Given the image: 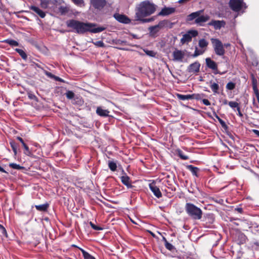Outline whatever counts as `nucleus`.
<instances>
[{
  "mask_svg": "<svg viewBox=\"0 0 259 259\" xmlns=\"http://www.w3.org/2000/svg\"><path fill=\"white\" fill-rule=\"evenodd\" d=\"M114 19L120 23L126 24H129L131 22V19L127 16L119 13L114 14Z\"/></svg>",
  "mask_w": 259,
  "mask_h": 259,
  "instance_id": "nucleus-10",
  "label": "nucleus"
},
{
  "mask_svg": "<svg viewBox=\"0 0 259 259\" xmlns=\"http://www.w3.org/2000/svg\"><path fill=\"white\" fill-rule=\"evenodd\" d=\"M174 59L177 61H181L184 58V53L180 50H176L172 54Z\"/></svg>",
  "mask_w": 259,
  "mask_h": 259,
  "instance_id": "nucleus-20",
  "label": "nucleus"
},
{
  "mask_svg": "<svg viewBox=\"0 0 259 259\" xmlns=\"http://www.w3.org/2000/svg\"><path fill=\"white\" fill-rule=\"evenodd\" d=\"M140 20L142 22H149L152 21L153 19L152 18H149V19L141 18V20Z\"/></svg>",
  "mask_w": 259,
  "mask_h": 259,
  "instance_id": "nucleus-55",
  "label": "nucleus"
},
{
  "mask_svg": "<svg viewBox=\"0 0 259 259\" xmlns=\"http://www.w3.org/2000/svg\"><path fill=\"white\" fill-rule=\"evenodd\" d=\"M29 97L30 99H33V98H36L35 96V95H29Z\"/></svg>",
  "mask_w": 259,
  "mask_h": 259,
  "instance_id": "nucleus-63",
  "label": "nucleus"
},
{
  "mask_svg": "<svg viewBox=\"0 0 259 259\" xmlns=\"http://www.w3.org/2000/svg\"><path fill=\"white\" fill-rule=\"evenodd\" d=\"M68 27L71 28L78 34H84L90 32L93 33H99L104 31L106 28L103 26L96 27L95 23H84L78 20L71 19L66 22Z\"/></svg>",
  "mask_w": 259,
  "mask_h": 259,
  "instance_id": "nucleus-1",
  "label": "nucleus"
},
{
  "mask_svg": "<svg viewBox=\"0 0 259 259\" xmlns=\"http://www.w3.org/2000/svg\"><path fill=\"white\" fill-rule=\"evenodd\" d=\"M80 249L83 254L84 259H95V258L94 256H92L90 254L85 251L84 250L81 248H80Z\"/></svg>",
  "mask_w": 259,
  "mask_h": 259,
  "instance_id": "nucleus-31",
  "label": "nucleus"
},
{
  "mask_svg": "<svg viewBox=\"0 0 259 259\" xmlns=\"http://www.w3.org/2000/svg\"><path fill=\"white\" fill-rule=\"evenodd\" d=\"M205 62L208 68L214 71H218V65L217 63L212 60L210 58H206Z\"/></svg>",
  "mask_w": 259,
  "mask_h": 259,
  "instance_id": "nucleus-17",
  "label": "nucleus"
},
{
  "mask_svg": "<svg viewBox=\"0 0 259 259\" xmlns=\"http://www.w3.org/2000/svg\"><path fill=\"white\" fill-rule=\"evenodd\" d=\"M230 8L235 12H239L242 9V1L241 0H230Z\"/></svg>",
  "mask_w": 259,
  "mask_h": 259,
  "instance_id": "nucleus-9",
  "label": "nucleus"
},
{
  "mask_svg": "<svg viewBox=\"0 0 259 259\" xmlns=\"http://www.w3.org/2000/svg\"><path fill=\"white\" fill-rule=\"evenodd\" d=\"M210 87L214 94H219V85L217 83L210 81Z\"/></svg>",
  "mask_w": 259,
  "mask_h": 259,
  "instance_id": "nucleus-27",
  "label": "nucleus"
},
{
  "mask_svg": "<svg viewBox=\"0 0 259 259\" xmlns=\"http://www.w3.org/2000/svg\"><path fill=\"white\" fill-rule=\"evenodd\" d=\"M229 105L232 108L239 107V104L236 102L230 101L228 102Z\"/></svg>",
  "mask_w": 259,
  "mask_h": 259,
  "instance_id": "nucleus-47",
  "label": "nucleus"
},
{
  "mask_svg": "<svg viewBox=\"0 0 259 259\" xmlns=\"http://www.w3.org/2000/svg\"><path fill=\"white\" fill-rule=\"evenodd\" d=\"M178 98L179 100L185 101V100H189L192 99L191 95H182L180 94H178L177 95Z\"/></svg>",
  "mask_w": 259,
  "mask_h": 259,
  "instance_id": "nucleus-29",
  "label": "nucleus"
},
{
  "mask_svg": "<svg viewBox=\"0 0 259 259\" xmlns=\"http://www.w3.org/2000/svg\"><path fill=\"white\" fill-rule=\"evenodd\" d=\"M96 113L98 115L100 116L106 117L108 116V113L109 112L107 110H104L101 107H98L97 108Z\"/></svg>",
  "mask_w": 259,
  "mask_h": 259,
  "instance_id": "nucleus-23",
  "label": "nucleus"
},
{
  "mask_svg": "<svg viewBox=\"0 0 259 259\" xmlns=\"http://www.w3.org/2000/svg\"><path fill=\"white\" fill-rule=\"evenodd\" d=\"M76 5L82 7L84 5L83 0H71Z\"/></svg>",
  "mask_w": 259,
  "mask_h": 259,
  "instance_id": "nucleus-46",
  "label": "nucleus"
},
{
  "mask_svg": "<svg viewBox=\"0 0 259 259\" xmlns=\"http://www.w3.org/2000/svg\"><path fill=\"white\" fill-rule=\"evenodd\" d=\"M11 147L13 151L14 155L16 156L17 154V144L14 141H11L10 142Z\"/></svg>",
  "mask_w": 259,
  "mask_h": 259,
  "instance_id": "nucleus-36",
  "label": "nucleus"
},
{
  "mask_svg": "<svg viewBox=\"0 0 259 259\" xmlns=\"http://www.w3.org/2000/svg\"><path fill=\"white\" fill-rule=\"evenodd\" d=\"M174 24V23L170 22L168 20H164L159 21L156 27H159L160 29L164 28L170 29L172 28Z\"/></svg>",
  "mask_w": 259,
  "mask_h": 259,
  "instance_id": "nucleus-13",
  "label": "nucleus"
},
{
  "mask_svg": "<svg viewBox=\"0 0 259 259\" xmlns=\"http://www.w3.org/2000/svg\"><path fill=\"white\" fill-rule=\"evenodd\" d=\"M68 11L69 9L66 7L61 6L59 8V12L61 13V14H65L68 12Z\"/></svg>",
  "mask_w": 259,
  "mask_h": 259,
  "instance_id": "nucleus-44",
  "label": "nucleus"
},
{
  "mask_svg": "<svg viewBox=\"0 0 259 259\" xmlns=\"http://www.w3.org/2000/svg\"><path fill=\"white\" fill-rule=\"evenodd\" d=\"M237 110L238 111V115L239 116V117H242L243 115V114L242 113V112H241L240 107H238V108L237 109Z\"/></svg>",
  "mask_w": 259,
  "mask_h": 259,
  "instance_id": "nucleus-57",
  "label": "nucleus"
},
{
  "mask_svg": "<svg viewBox=\"0 0 259 259\" xmlns=\"http://www.w3.org/2000/svg\"><path fill=\"white\" fill-rule=\"evenodd\" d=\"M90 3L95 9L101 10L107 6L108 0H91Z\"/></svg>",
  "mask_w": 259,
  "mask_h": 259,
  "instance_id": "nucleus-7",
  "label": "nucleus"
},
{
  "mask_svg": "<svg viewBox=\"0 0 259 259\" xmlns=\"http://www.w3.org/2000/svg\"><path fill=\"white\" fill-rule=\"evenodd\" d=\"M0 236L7 237V233L5 227L0 224Z\"/></svg>",
  "mask_w": 259,
  "mask_h": 259,
  "instance_id": "nucleus-39",
  "label": "nucleus"
},
{
  "mask_svg": "<svg viewBox=\"0 0 259 259\" xmlns=\"http://www.w3.org/2000/svg\"><path fill=\"white\" fill-rule=\"evenodd\" d=\"M49 207V204L48 203L37 205L35 206V208L40 211H46Z\"/></svg>",
  "mask_w": 259,
  "mask_h": 259,
  "instance_id": "nucleus-25",
  "label": "nucleus"
},
{
  "mask_svg": "<svg viewBox=\"0 0 259 259\" xmlns=\"http://www.w3.org/2000/svg\"><path fill=\"white\" fill-rule=\"evenodd\" d=\"M40 4V7L42 9H47L49 4V0H39Z\"/></svg>",
  "mask_w": 259,
  "mask_h": 259,
  "instance_id": "nucleus-38",
  "label": "nucleus"
},
{
  "mask_svg": "<svg viewBox=\"0 0 259 259\" xmlns=\"http://www.w3.org/2000/svg\"><path fill=\"white\" fill-rule=\"evenodd\" d=\"M200 64L197 62L191 64L188 67L187 70L189 73H196L199 71Z\"/></svg>",
  "mask_w": 259,
  "mask_h": 259,
  "instance_id": "nucleus-15",
  "label": "nucleus"
},
{
  "mask_svg": "<svg viewBox=\"0 0 259 259\" xmlns=\"http://www.w3.org/2000/svg\"><path fill=\"white\" fill-rule=\"evenodd\" d=\"M45 74L47 76H48V77H50L51 78H53V79H54V78H55V77L56 76V75L53 74L52 73L49 72L48 71H45Z\"/></svg>",
  "mask_w": 259,
  "mask_h": 259,
  "instance_id": "nucleus-52",
  "label": "nucleus"
},
{
  "mask_svg": "<svg viewBox=\"0 0 259 259\" xmlns=\"http://www.w3.org/2000/svg\"><path fill=\"white\" fill-rule=\"evenodd\" d=\"M236 84L233 82H229L226 85L227 89L229 90H233L235 88Z\"/></svg>",
  "mask_w": 259,
  "mask_h": 259,
  "instance_id": "nucleus-41",
  "label": "nucleus"
},
{
  "mask_svg": "<svg viewBox=\"0 0 259 259\" xmlns=\"http://www.w3.org/2000/svg\"><path fill=\"white\" fill-rule=\"evenodd\" d=\"M205 51V50H198L197 47H196L195 49L194 53L192 55V57L194 58H195L200 55H202L204 53Z\"/></svg>",
  "mask_w": 259,
  "mask_h": 259,
  "instance_id": "nucleus-33",
  "label": "nucleus"
},
{
  "mask_svg": "<svg viewBox=\"0 0 259 259\" xmlns=\"http://www.w3.org/2000/svg\"><path fill=\"white\" fill-rule=\"evenodd\" d=\"M54 79L56 81H58L62 82H65V81L64 79L57 76H55Z\"/></svg>",
  "mask_w": 259,
  "mask_h": 259,
  "instance_id": "nucleus-54",
  "label": "nucleus"
},
{
  "mask_svg": "<svg viewBox=\"0 0 259 259\" xmlns=\"http://www.w3.org/2000/svg\"><path fill=\"white\" fill-rule=\"evenodd\" d=\"M149 187L150 190L153 192V194L158 198L162 197V193L159 188L156 185V183L153 181L151 183L149 184Z\"/></svg>",
  "mask_w": 259,
  "mask_h": 259,
  "instance_id": "nucleus-11",
  "label": "nucleus"
},
{
  "mask_svg": "<svg viewBox=\"0 0 259 259\" xmlns=\"http://www.w3.org/2000/svg\"><path fill=\"white\" fill-rule=\"evenodd\" d=\"M177 154L183 160H188L189 159V157L184 154V152L181 150H178Z\"/></svg>",
  "mask_w": 259,
  "mask_h": 259,
  "instance_id": "nucleus-34",
  "label": "nucleus"
},
{
  "mask_svg": "<svg viewBox=\"0 0 259 259\" xmlns=\"http://www.w3.org/2000/svg\"><path fill=\"white\" fill-rule=\"evenodd\" d=\"M185 211L188 215L193 220L202 219L203 215L202 210L194 204L187 202L185 206Z\"/></svg>",
  "mask_w": 259,
  "mask_h": 259,
  "instance_id": "nucleus-3",
  "label": "nucleus"
},
{
  "mask_svg": "<svg viewBox=\"0 0 259 259\" xmlns=\"http://www.w3.org/2000/svg\"><path fill=\"white\" fill-rule=\"evenodd\" d=\"M251 247L255 249H258L259 248V241H254L251 243Z\"/></svg>",
  "mask_w": 259,
  "mask_h": 259,
  "instance_id": "nucleus-51",
  "label": "nucleus"
},
{
  "mask_svg": "<svg viewBox=\"0 0 259 259\" xmlns=\"http://www.w3.org/2000/svg\"><path fill=\"white\" fill-rule=\"evenodd\" d=\"M192 99H196L197 100H199L201 99L202 97H204V94H193L191 95Z\"/></svg>",
  "mask_w": 259,
  "mask_h": 259,
  "instance_id": "nucleus-42",
  "label": "nucleus"
},
{
  "mask_svg": "<svg viewBox=\"0 0 259 259\" xmlns=\"http://www.w3.org/2000/svg\"><path fill=\"white\" fill-rule=\"evenodd\" d=\"M202 103H203L204 105H206V106H209V105H210V102L209 101V100H207V99H203V100H202Z\"/></svg>",
  "mask_w": 259,
  "mask_h": 259,
  "instance_id": "nucleus-53",
  "label": "nucleus"
},
{
  "mask_svg": "<svg viewBox=\"0 0 259 259\" xmlns=\"http://www.w3.org/2000/svg\"><path fill=\"white\" fill-rule=\"evenodd\" d=\"M247 239L246 235L242 233H239L237 235V240L238 243L240 244H243L245 243Z\"/></svg>",
  "mask_w": 259,
  "mask_h": 259,
  "instance_id": "nucleus-22",
  "label": "nucleus"
},
{
  "mask_svg": "<svg viewBox=\"0 0 259 259\" xmlns=\"http://www.w3.org/2000/svg\"><path fill=\"white\" fill-rule=\"evenodd\" d=\"M256 97V99H257V100L258 101V103L259 104V91H256V92H254Z\"/></svg>",
  "mask_w": 259,
  "mask_h": 259,
  "instance_id": "nucleus-59",
  "label": "nucleus"
},
{
  "mask_svg": "<svg viewBox=\"0 0 259 259\" xmlns=\"http://www.w3.org/2000/svg\"><path fill=\"white\" fill-rule=\"evenodd\" d=\"M187 168L189 170L193 175L198 177L199 176L198 175V173L199 172L200 169L197 167H195L193 166V165H188L187 166Z\"/></svg>",
  "mask_w": 259,
  "mask_h": 259,
  "instance_id": "nucleus-21",
  "label": "nucleus"
},
{
  "mask_svg": "<svg viewBox=\"0 0 259 259\" xmlns=\"http://www.w3.org/2000/svg\"><path fill=\"white\" fill-rule=\"evenodd\" d=\"M214 221V215L212 213L205 214L202 220L203 226L205 228H209Z\"/></svg>",
  "mask_w": 259,
  "mask_h": 259,
  "instance_id": "nucleus-8",
  "label": "nucleus"
},
{
  "mask_svg": "<svg viewBox=\"0 0 259 259\" xmlns=\"http://www.w3.org/2000/svg\"><path fill=\"white\" fill-rule=\"evenodd\" d=\"M235 210L240 213H242L243 212V209L241 207L236 208Z\"/></svg>",
  "mask_w": 259,
  "mask_h": 259,
  "instance_id": "nucleus-60",
  "label": "nucleus"
},
{
  "mask_svg": "<svg viewBox=\"0 0 259 259\" xmlns=\"http://www.w3.org/2000/svg\"><path fill=\"white\" fill-rule=\"evenodd\" d=\"M115 171L119 173H116L115 174L118 177L123 185L126 186L127 188H132L133 187L130 177L125 172L123 169L120 165L117 166L116 163L114 162V172Z\"/></svg>",
  "mask_w": 259,
  "mask_h": 259,
  "instance_id": "nucleus-4",
  "label": "nucleus"
},
{
  "mask_svg": "<svg viewBox=\"0 0 259 259\" xmlns=\"http://www.w3.org/2000/svg\"><path fill=\"white\" fill-rule=\"evenodd\" d=\"M198 34V32L196 30H189L186 33L183 35L180 41L182 44L190 42L192 41V37L197 36Z\"/></svg>",
  "mask_w": 259,
  "mask_h": 259,
  "instance_id": "nucleus-6",
  "label": "nucleus"
},
{
  "mask_svg": "<svg viewBox=\"0 0 259 259\" xmlns=\"http://www.w3.org/2000/svg\"><path fill=\"white\" fill-rule=\"evenodd\" d=\"M202 11H198L192 13L188 16V20L191 21L196 19L200 15Z\"/></svg>",
  "mask_w": 259,
  "mask_h": 259,
  "instance_id": "nucleus-26",
  "label": "nucleus"
},
{
  "mask_svg": "<svg viewBox=\"0 0 259 259\" xmlns=\"http://www.w3.org/2000/svg\"><path fill=\"white\" fill-rule=\"evenodd\" d=\"M156 11V6L149 1H144L140 3L136 10V18L141 20L143 17L153 14Z\"/></svg>",
  "mask_w": 259,
  "mask_h": 259,
  "instance_id": "nucleus-2",
  "label": "nucleus"
},
{
  "mask_svg": "<svg viewBox=\"0 0 259 259\" xmlns=\"http://www.w3.org/2000/svg\"><path fill=\"white\" fill-rule=\"evenodd\" d=\"M30 9L36 13L41 18H44L46 16V13L37 7L31 6Z\"/></svg>",
  "mask_w": 259,
  "mask_h": 259,
  "instance_id": "nucleus-19",
  "label": "nucleus"
},
{
  "mask_svg": "<svg viewBox=\"0 0 259 259\" xmlns=\"http://www.w3.org/2000/svg\"><path fill=\"white\" fill-rule=\"evenodd\" d=\"M90 225L91 226L92 228L93 229L95 230H103V228L99 226L96 225L94 224L93 222H90Z\"/></svg>",
  "mask_w": 259,
  "mask_h": 259,
  "instance_id": "nucleus-45",
  "label": "nucleus"
},
{
  "mask_svg": "<svg viewBox=\"0 0 259 259\" xmlns=\"http://www.w3.org/2000/svg\"><path fill=\"white\" fill-rule=\"evenodd\" d=\"M156 26L157 25L151 26L149 28L150 32L153 35L155 34L160 30L159 27H157Z\"/></svg>",
  "mask_w": 259,
  "mask_h": 259,
  "instance_id": "nucleus-32",
  "label": "nucleus"
},
{
  "mask_svg": "<svg viewBox=\"0 0 259 259\" xmlns=\"http://www.w3.org/2000/svg\"><path fill=\"white\" fill-rule=\"evenodd\" d=\"M0 171L4 173H7V171L0 166Z\"/></svg>",
  "mask_w": 259,
  "mask_h": 259,
  "instance_id": "nucleus-61",
  "label": "nucleus"
},
{
  "mask_svg": "<svg viewBox=\"0 0 259 259\" xmlns=\"http://www.w3.org/2000/svg\"><path fill=\"white\" fill-rule=\"evenodd\" d=\"M162 240L164 242V244L165 248L167 250L171 251L176 250V248L171 244L169 243L165 237H163L162 238Z\"/></svg>",
  "mask_w": 259,
  "mask_h": 259,
  "instance_id": "nucleus-24",
  "label": "nucleus"
},
{
  "mask_svg": "<svg viewBox=\"0 0 259 259\" xmlns=\"http://www.w3.org/2000/svg\"><path fill=\"white\" fill-rule=\"evenodd\" d=\"M214 117L218 119L219 121H220V120H222V119L216 113L214 114Z\"/></svg>",
  "mask_w": 259,
  "mask_h": 259,
  "instance_id": "nucleus-62",
  "label": "nucleus"
},
{
  "mask_svg": "<svg viewBox=\"0 0 259 259\" xmlns=\"http://www.w3.org/2000/svg\"><path fill=\"white\" fill-rule=\"evenodd\" d=\"M109 167L112 171H113V161H110L109 162Z\"/></svg>",
  "mask_w": 259,
  "mask_h": 259,
  "instance_id": "nucleus-56",
  "label": "nucleus"
},
{
  "mask_svg": "<svg viewBox=\"0 0 259 259\" xmlns=\"http://www.w3.org/2000/svg\"><path fill=\"white\" fill-rule=\"evenodd\" d=\"M220 123L221 124L222 127L224 128L225 131H227L229 128L228 126L227 125L226 122L223 120H220L219 121Z\"/></svg>",
  "mask_w": 259,
  "mask_h": 259,
  "instance_id": "nucleus-49",
  "label": "nucleus"
},
{
  "mask_svg": "<svg viewBox=\"0 0 259 259\" xmlns=\"http://www.w3.org/2000/svg\"><path fill=\"white\" fill-rule=\"evenodd\" d=\"M210 19V17L208 15H201L199 16L195 20V23L199 26H203V23L207 22Z\"/></svg>",
  "mask_w": 259,
  "mask_h": 259,
  "instance_id": "nucleus-16",
  "label": "nucleus"
},
{
  "mask_svg": "<svg viewBox=\"0 0 259 259\" xmlns=\"http://www.w3.org/2000/svg\"><path fill=\"white\" fill-rule=\"evenodd\" d=\"M9 166L13 169L20 170V169H23L24 167L23 166H22L20 165L19 164H17L15 163H11L9 164Z\"/></svg>",
  "mask_w": 259,
  "mask_h": 259,
  "instance_id": "nucleus-37",
  "label": "nucleus"
},
{
  "mask_svg": "<svg viewBox=\"0 0 259 259\" xmlns=\"http://www.w3.org/2000/svg\"><path fill=\"white\" fill-rule=\"evenodd\" d=\"M144 51L147 55L150 57H154L156 55V53L153 51L144 50Z\"/></svg>",
  "mask_w": 259,
  "mask_h": 259,
  "instance_id": "nucleus-40",
  "label": "nucleus"
},
{
  "mask_svg": "<svg viewBox=\"0 0 259 259\" xmlns=\"http://www.w3.org/2000/svg\"><path fill=\"white\" fill-rule=\"evenodd\" d=\"M176 9L172 7H164L158 14V16H165L175 13Z\"/></svg>",
  "mask_w": 259,
  "mask_h": 259,
  "instance_id": "nucleus-14",
  "label": "nucleus"
},
{
  "mask_svg": "<svg viewBox=\"0 0 259 259\" xmlns=\"http://www.w3.org/2000/svg\"><path fill=\"white\" fill-rule=\"evenodd\" d=\"M5 41L11 46L17 47L19 46V43L16 40L14 39H6Z\"/></svg>",
  "mask_w": 259,
  "mask_h": 259,
  "instance_id": "nucleus-35",
  "label": "nucleus"
},
{
  "mask_svg": "<svg viewBox=\"0 0 259 259\" xmlns=\"http://www.w3.org/2000/svg\"><path fill=\"white\" fill-rule=\"evenodd\" d=\"M223 103L224 105H226L228 104V101L227 100H224Z\"/></svg>",
  "mask_w": 259,
  "mask_h": 259,
  "instance_id": "nucleus-64",
  "label": "nucleus"
},
{
  "mask_svg": "<svg viewBox=\"0 0 259 259\" xmlns=\"http://www.w3.org/2000/svg\"><path fill=\"white\" fill-rule=\"evenodd\" d=\"M17 139L21 143L23 147H24V153L26 155H27V156L31 155V152L30 151L28 146L25 143L23 139L20 137H17Z\"/></svg>",
  "mask_w": 259,
  "mask_h": 259,
  "instance_id": "nucleus-18",
  "label": "nucleus"
},
{
  "mask_svg": "<svg viewBox=\"0 0 259 259\" xmlns=\"http://www.w3.org/2000/svg\"><path fill=\"white\" fill-rule=\"evenodd\" d=\"M252 89L253 92L258 91L257 87V80L255 78H253L252 79Z\"/></svg>",
  "mask_w": 259,
  "mask_h": 259,
  "instance_id": "nucleus-48",
  "label": "nucleus"
},
{
  "mask_svg": "<svg viewBox=\"0 0 259 259\" xmlns=\"http://www.w3.org/2000/svg\"><path fill=\"white\" fill-rule=\"evenodd\" d=\"M210 40L215 54L220 56H224L225 50L222 41L219 39L214 38H211Z\"/></svg>",
  "mask_w": 259,
  "mask_h": 259,
  "instance_id": "nucleus-5",
  "label": "nucleus"
},
{
  "mask_svg": "<svg viewBox=\"0 0 259 259\" xmlns=\"http://www.w3.org/2000/svg\"><path fill=\"white\" fill-rule=\"evenodd\" d=\"M65 95L67 98L70 100L72 99L75 96L74 93L71 91H67Z\"/></svg>",
  "mask_w": 259,
  "mask_h": 259,
  "instance_id": "nucleus-43",
  "label": "nucleus"
},
{
  "mask_svg": "<svg viewBox=\"0 0 259 259\" xmlns=\"http://www.w3.org/2000/svg\"><path fill=\"white\" fill-rule=\"evenodd\" d=\"M208 25L213 26L214 29L219 30L226 25V22L224 20H212L208 23Z\"/></svg>",
  "mask_w": 259,
  "mask_h": 259,
  "instance_id": "nucleus-12",
  "label": "nucleus"
},
{
  "mask_svg": "<svg viewBox=\"0 0 259 259\" xmlns=\"http://www.w3.org/2000/svg\"><path fill=\"white\" fill-rule=\"evenodd\" d=\"M93 44L98 47H103L104 46V42L101 40L96 41L95 42H93Z\"/></svg>",
  "mask_w": 259,
  "mask_h": 259,
  "instance_id": "nucleus-50",
  "label": "nucleus"
},
{
  "mask_svg": "<svg viewBox=\"0 0 259 259\" xmlns=\"http://www.w3.org/2000/svg\"><path fill=\"white\" fill-rule=\"evenodd\" d=\"M15 51L19 54L23 59L25 60L27 59V54L23 50L20 49H16Z\"/></svg>",
  "mask_w": 259,
  "mask_h": 259,
  "instance_id": "nucleus-30",
  "label": "nucleus"
},
{
  "mask_svg": "<svg viewBox=\"0 0 259 259\" xmlns=\"http://www.w3.org/2000/svg\"><path fill=\"white\" fill-rule=\"evenodd\" d=\"M252 132L257 137L259 138V131L258 130H252Z\"/></svg>",
  "mask_w": 259,
  "mask_h": 259,
  "instance_id": "nucleus-58",
  "label": "nucleus"
},
{
  "mask_svg": "<svg viewBox=\"0 0 259 259\" xmlns=\"http://www.w3.org/2000/svg\"><path fill=\"white\" fill-rule=\"evenodd\" d=\"M208 45V42L204 38L200 39L198 41V46L202 49L204 48V50H206V48L207 47Z\"/></svg>",
  "mask_w": 259,
  "mask_h": 259,
  "instance_id": "nucleus-28",
  "label": "nucleus"
}]
</instances>
